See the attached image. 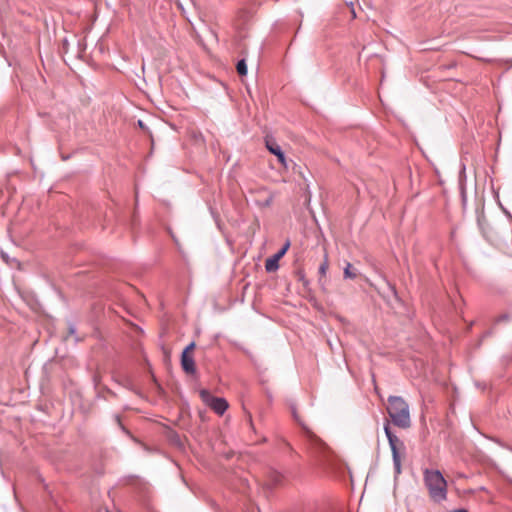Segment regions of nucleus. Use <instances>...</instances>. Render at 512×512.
I'll list each match as a JSON object with an SVG mask.
<instances>
[{"mask_svg": "<svg viewBox=\"0 0 512 512\" xmlns=\"http://www.w3.org/2000/svg\"><path fill=\"white\" fill-rule=\"evenodd\" d=\"M329 264L327 257L324 258L323 262L320 264L318 272L321 276H325L328 270Z\"/></svg>", "mask_w": 512, "mask_h": 512, "instance_id": "12", "label": "nucleus"}, {"mask_svg": "<svg viewBox=\"0 0 512 512\" xmlns=\"http://www.w3.org/2000/svg\"><path fill=\"white\" fill-rule=\"evenodd\" d=\"M139 128H141L144 132H148V127L145 125V123L142 120H138L137 122Z\"/></svg>", "mask_w": 512, "mask_h": 512, "instance_id": "14", "label": "nucleus"}, {"mask_svg": "<svg viewBox=\"0 0 512 512\" xmlns=\"http://www.w3.org/2000/svg\"><path fill=\"white\" fill-rule=\"evenodd\" d=\"M140 225V217H139V213L137 211V204L135 205V209L130 217V220L128 222V227L130 229V231L132 233L135 232V230L139 227Z\"/></svg>", "mask_w": 512, "mask_h": 512, "instance_id": "9", "label": "nucleus"}, {"mask_svg": "<svg viewBox=\"0 0 512 512\" xmlns=\"http://www.w3.org/2000/svg\"><path fill=\"white\" fill-rule=\"evenodd\" d=\"M92 381L94 383V386L96 387V374L92 375Z\"/></svg>", "mask_w": 512, "mask_h": 512, "instance_id": "17", "label": "nucleus"}, {"mask_svg": "<svg viewBox=\"0 0 512 512\" xmlns=\"http://www.w3.org/2000/svg\"><path fill=\"white\" fill-rule=\"evenodd\" d=\"M266 147L272 154L277 157L281 165L287 168L286 157L281 147L272 139H266Z\"/></svg>", "mask_w": 512, "mask_h": 512, "instance_id": "7", "label": "nucleus"}, {"mask_svg": "<svg viewBox=\"0 0 512 512\" xmlns=\"http://www.w3.org/2000/svg\"><path fill=\"white\" fill-rule=\"evenodd\" d=\"M181 366L187 374H194L196 372L195 362L192 354L182 353Z\"/></svg>", "mask_w": 512, "mask_h": 512, "instance_id": "8", "label": "nucleus"}, {"mask_svg": "<svg viewBox=\"0 0 512 512\" xmlns=\"http://www.w3.org/2000/svg\"><path fill=\"white\" fill-rule=\"evenodd\" d=\"M387 412L392 423L399 428H409L411 425L408 403L400 396H389Z\"/></svg>", "mask_w": 512, "mask_h": 512, "instance_id": "1", "label": "nucleus"}, {"mask_svg": "<svg viewBox=\"0 0 512 512\" xmlns=\"http://www.w3.org/2000/svg\"><path fill=\"white\" fill-rule=\"evenodd\" d=\"M509 319L508 315H502L499 317V321H507Z\"/></svg>", "mask_w": 512, "mask_h": 512, "instance_id": "16", "label": "nucleus"}, {"mask_svg": "<svg viewBox=\"0 0 512 512\" xmlns=\"http://www.w3.org/2000/svg\"><path fill=\"white\" fill-rule=\"evenodd\" d=\"M307 435L311 449H313L316 453L326 458L327 453L329 452V447L312 432H308Z\"/></svg>", "mask_w": 512, "mask_h": 512, "instance_id": "6", "label": "nucleus"}, {"mask_svg": "<svg viewBox=\"0 0 512 512\" xmlns=\"http://www.w3.org/2000/svg\"><path fill=\"white\" fill-rule=\"evenodd\" d=\"M236 69H237V73L240 76H245L247 74L246 61L244 59H241L240 61H238Z\"/></svg>", "mask_w": 512, "mask_h": 512, "instance_id": "10", "label": "nucleus"}, {"mask_svg": "<svg viewBox=\"0 0 512 512\" xmlns=\"http://www.w3.org/2000/svg\"><path fill=\"white\" fill-rule=\"evenodd\" d=\"M289 247L290 242L286 241L284 246L277 253L265 261V269L267 272H275L279 268V260L285 255Z\"/></svg>", "mask_w": 512, "mask_h": 512, "instance_id": "5", "label": "nucleus"}, {"mask_svg": "<svg viewBox=\"0 0 512 512\" xmlns=\"http://www.w3.org/2000/svg\"><path fill=\"white\" fill-rule=\"evenodd\" d=\"M357 274L352 271V265L350 263H347L345 269H344V277L354 279L356 278Z\"/></svg>", "mask_w": 512, "mask_h": 512, "instance_id": "11", "label": "nucleus"}, {"mask_svg": "<svg viewBox=\"0 0 512 512\" xmlns=\"http://www.w3.org/2000/svg\"><path fill=\"white\" fill-rule=\"evenodd\" d=\"M201 400L215 413L223 415L228 409V402L221 397H214L208 390L202 389L199 392Z\"/></svg>", "mask_w": 512, "mask_h": 512, "instance_id": "3", "label": "nucleus"}, {"mask_svg": "<svg viewBox=\"0 0 512 512\" xmlns=\"http://www.w3.org/2000/svg\"><path fill=\"white\" fill-rule=\"evenodd\" d=\"M424 483L430 498L440 503L447 499V481L439 470L426 469L423 473Z\"/></svg>", "mask_w": 512, "mask_h": 512, "instance_id": "2", "label": "nucleus"}, {"mask_svg": "<svg viewBox=\"0 0 512 512\" xmlns=\"http://www.w3.org/2000/svg\"><path fill=\"white\" fill-rule=\"evenodd\" d=\"M384 430L391 448L395 474L399 475L401 473V457L398 447L403 446V443L391 432L388 424L384 427Z\"/></svg>", "mask_w": 512, "mask_h": 512, "instance_id": "4", "label": "nucleus"}, {"mask_svg": "<svg viewBox=\"0 0 512 512\" xmlns=\"http://www.w3.org/2000/svg\"><path fill=\"white\" fill-rule=\"evenodd\" d=\"M67 44H68L67 39H64V40H63V46H64V48H66Z\"/></svg>", "mask_w": 512, "mask_h": 512, "instance_id": "18", "label": "nucleus"}, {"mask_svg": "<svg viewBox=\"0 0 512 512\" xmlns=\"http://www.w3.org/2000/svg\"><path fill=\"white\" fill-rule=\"evenodd\" d=\"M194 348H195V343L191 342L188 346H186V348L183 350L182 353L192 354Z\"/></svg>", "mask_w": 512, "mask_h": 512, "instance_id": "13", "label": "nucleus"}, {"mask_svg": "<svg viewBox=\"0 0 512 512\" xmlns=\"http://www.w3.org/2000/svg\"><path fill=\"white\" fill-rule=\"evenodd\" d=\"M69 332H70V334H74L76 332V328L74 325L69 326Z\"/></svg>", "mask_w": 512, "mask_h": 512, "instance_id": "15", "label": "nucleus"}]
</instances>
